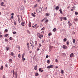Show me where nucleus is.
<instances>
[{"label":"nucleus","instance_id":"obj_1","mask_svg":"<svg viewBox=\"0 0 78 78\" xmlns=\"http://www.w3.org/2000/svg\"><path fill=\"white\" fill-rule=\"evenodd\" d=\"M37 35L38 37L40 38V39H41V37H43V35H41L39 33H37Z\"/></svg>","mask_w":78,"mask_h":78},{"label":"nucleus","instance_id":"obj_2","mask_svg":"<svg viewBox=\"0 0 78 78\" xmlns=\"http://www.w3.org/2000/svg\"><path fill=\"white\" fill-rule=\"evenodd\" d=\"M53 67H54V65H51L48 66L47 68V69H52V68H53Z\"/></svg>","mask_w":78,"mask_h":78},{"label":"nucleus","instance_id":"obj_3","mask_svg":"<svg viewBox=\"0 0 78 78\" xmlns=\"http://www.w3.org/2000/svg\"><path fill=\"white\" fill-rule=\"evenodd\" d=\"M37 12H41V8H38L37 9Z\"/></svg>","mask_w":78,"mask_h":78},{"label":"nucleus","instance_id":"obj_4","mask_svg":"<svg viewBox=\"0 0 78 78\" xmlns=\"http://www.w3.org/2000/svg\"><path fill=\"white\" fill-rule=\"evenodd\" d=\"M30 44H31L32 47H34V43L32 41V43H31V42L30 43Z\"/></svg>","mask_w":78,"mask_h":78},{"label":"nucleus","instance_id":"obj_5","mask_svg":"<svg viewBox=\"0 0 78 78\" xmlns=\"http://www.w3.org/2000/svg\"><path fill=\"white\" fill-rule=\"evenodd\" d=\"M4 4H5L4 2H2L1 3V6H5V5H4Z\"/></svg>","mask_w":78,"mask_h":78},{"label":"nucleus","instance_id":"obj_6","mask_svg":"<svg viewBox=\"0 0 78 78\" xmlns=\"http://www.w3.org/2000/svg\"><path fill=\"white\" fill-rule=\"evenodd\" d=\"M62 48H64V49H67V46L65 45H64L62 46Z\"/></svg>","mask_w":78,"mask_h":78},{"label":"nucleus","instance_id":"obj_7","mask_svg":"<svg viewBox=\"0 0 78 78\" xmlns=\"http://www.w3.org/2000/svg\"><path fill=\"white\" fill-rule=\"evenodd\" d=\"M37 66H36L34 68V70H37Z\"/></svg>","mask_w":78,"mask_h":78},{"label":"nucleus","instance_id":"obj_8","mask_svg":"<svg viewBox=\"0 0 78 78\" xmlns=\"http://www.w3.org/2000/svg\"><path fill=\"white\" fill-rule=\"evenodd\" d=\"M74 55V54H73V53H72L70 55V57H71V58H72V57Z\"/></svg>","mask_w":78,"mask_h":78},{"label":"nucleus","instance_id":"obj_9","mask_svg":"<svg viewBox=\"0 0 78 78\" xmlns=\"http://www.w3.org/2000/svg\"><path fill=\"white\" fill-rule=\"evenodd\" d=\"M35 75L36 76H39V73H35Z\"/></svg>","mask_w":78,"mask_h":78},{"label":"nucleus","instance_id":"obj_10","mask_svg":"<svg viewBox=\"0 0 78 78\" xmlns=\"http://www.w3.org/2000/svg\"><path fill=\"white\" fill-rule=\"evenodd\" d=\"M5 50L6 51H8L9 50V47H7L5 48Z\"/></svg>","mask_w":78,"mask_h":78},{"label":"nucleus","instance_id":"obj_11","mask_svg":"<svg viewBox=\"0 0 78 78\" xmlns=\"http://www.w3.org/2000/svg\"><path fill=\"white\" fill-rule=\"evenodd\" d=\"M24 56H25V53H23L22 56V58H24Z\"/></svg>","mask_w":78,"mask_h":78},{"label":"nucleus","instance_id":"obj_12","mask_svg":"<svg viewBox=\"0 0 78 78\" xmlns=\"http://www.w3.org/2000/svg\"><path fill=\"white\" fill-rule=\"evenodd\" d=\"M29 27H31V22H29Z\"/></svg>","mask_w":78,"mask_h":78},{"label":"nucleus","instance_id":"obj_13","mask_svg":"<svg viewBox=\"0 0 78 78\" xmlns=\"http://www.w3.org/2000/svg\"><path fill=\"white\" fill-rule=\"evenodd\" d=\"M68 22L69 26V27H71V25H72V24H71V23H70V21H68Z\"/></svg>","mask_w":78,"mask_h":78},{"label":"nucleus","instance_id":"obj_14","mask_svg":"<svg viewBox=\"0 0 78 78\" xmlns=\"http://www.w3.org/2000/svg\"><path fill=\"white\" fill-rule=\"evenodd\" d=\"M46 16H50V13H46Z\"/></svg>","mask_w":78,"mask_h":78},{"label":"nucleus","instance_id":"obj_15","mask_svg":"<svg viewBox=\"0 0 78 78\" xmlns=\"http://www.w3.org/2000/svg\"><path fill=\"white\" fill-rule=\"evenodd\" d=\"M55 9L56 10H58L59 9V6H57L55 7Z\"/></svg>","mask_w":78,"mask_h":78},{"label":"nucleus","instance_id":"obj_16","mask_svg":"<svg viewBox=\"0 0 78 78\" xmlns=\"http://www.w3.org/2000/svg\"><path fill=\"white\" fill-rule=\"evenodd\" d=\"M69 41H66V44L67 45H69Z\"/></svg>","mask_w":78,"mask_h":78},{"label":"nucleus","instance_id":"obj_17","mask_svg":"<svg viewBox=\"0 0 78 78\" xmlns=\"http://www.w3.org/2000/svg\"><path fill=\"white\" fill-rule=\"evenodd\" d=\"M22 26H24V22L23 21H22L21 23Z\"/></svg>","mask_w":78,"mask_h":78},{"label":"nucleus","instance_id":"obj_18","mask_svg":"<svg viewBox=\"0 0 78 78\" xmlns=\"http://www.w3.org/2000/svg\"><path fill=\"white\" fill-rule=\"evenodd\" d=\"M12 59H10L9 60V62H11V63H12Z\"/></svg>","mask_w":78,"mask_h":78},{"label":"nucleus","instance_id":"obj_19","mask_svg":"<svg viewBox=\"0 0 78 78\" xmlns=\"http://www.w3.org/2000/svg\"><path fill=\"white\" fill-rule=\"evenodd\" d=\"M22 59L23 62H24V61L25 60V58H22Z\"/></svg>","mask_w":78,"mask_h":78},{"label":"nucleus","instance_id":"obj_20","mask_svg":"<svg viewBox=\"0 0 78 78\" xmlns=\"http://www.w3.org/2000/svg\"><path fill=\"white\" fill-rule=\"evenodd\" d=\"M18 20L19 23H20V19L19 17H18Z\"/></svg>","mask_w":78,"mask_h":78},{"label":"nucleus","instance_id":"obj_21","mask_svg":"<svg viewBox=\"0 0 78 78\" xmlns=\"http://www.w3.org/2000/svg\"><path fill=\"white\" fill-rule=\"evenodd\" d=\"M59 11H60L61 14H62V10L60 9Z\"/></svg>","mask_w":78,"mask_h":78},{"label":"nucleus","instance_id":"obj_22","mask_svg":"<svg viewBox=\"0 0 78 78\" xmlns=\"http://www.w3.org/2000/svg\"><path fill=\"white\" fill-rule=\"evenodd\" d=\"M73 44L75 43V40L74 39H73Z\"/></svg>","mask_w":78,"mask_h":78},{"label":"nucleus","instance_id":"obj_23","mask_svg":"<svg viewBox=\"0 0 78 78\" xmlns=\"http://www.w3.org/2000/svg\"><path fill=\"white\" fill-rule=\"evenodd\" d=\"M0 69L1 70H3V66H1Z\"/></svg>","mask_w":78,"mask_h":78},{"label":"nucleus","instance_id":"obj_24","mask_svg":"<svg viewBox=\"0 0 78 78\" xmlns=\"http://www.w3.org/2000/svg\"><path fill=\"white\" fill-rule=\"evenodd\" d=\"M56 28H54L53 29V31H54V32H55L56 31Z\"/></svg>","mask_w":78,"mask_h":78},{"label":"nucleus","instance_id":"obj_25","mask_svg":"<svg viewBox=\"0 0 78 78\" xmlns=\"http://www.w3.org/2000/svg\"><path fill=\"white\" fill-rule=\"evenodd\" d=\"M64 70H61V73H62V74H63L64 73Z\"/></svg>","mask_w":78,"mask_h":78},{"label":"nucleus","instance_id":"obj_26","mask_svg":"<svg viewBox=\"0 0 78 78\" xmlns=\"http://www.w3.org/2000/svg\"><path fill=\"white\" fill-rule=\"evenodd\" d=\"M63 41L64 42H66V41H67V38H64L63 39Z\"/></svg>","mask_w":78,"mask_h":78},{"label":"nucleus","instance_id":"obj_27","mask_svg":"<svg viewBox=\"0 0 78 78\" xmlns=\"http://www.w3.org/2000/svg\"><path fill=\"white\" fill-rule=\"evenodd\" d=\"M37 6V4H36V5H35L34 6V8H36Z\"/></svg>","mask_w":78,"mask_h":78},{"label":"nucleus","instance_id":"obj_28","mask_svg":"<svg viewBox=\"0 0 78 78\" xmlns=\"http://www.w3.org/2000/svg\"><path fill=\"white\" fill-rule=\"evenodd\" d=\"M31 14H32V16H33V17H35V16H36V15H34V13H32Z\"/></svg>","mask_w":78,"mask_h":78},{"label":"nucleus","instance_id":"obj_29","mask_svg":"<svg viewBox=\"0 0 78 78\" xmlns=\"http://www.w3.org/2000/svg\"><path fill=\"white\" fill-rule=\"evenodd\" d=\"M8 36H9V34H6L5 35V37H7Z\"/></svg>","mask_w":78,"mask_h":78},{"label":"nucleus","instance_id":"obj_30","mask_svg":"<svg viewBox=\"0 0 78 78\" xmlns=\"http://www.w3.org/2000/svg\"><path fill=\"white\" fill-rule=\"evenodd\" d=\"M10 55L12 56H14V53H13V52H11V53H10Z\"/></svg>","mask_w":78,"mask_h":78},{"label":"nucleus","instance_id":"obj_31","mask_svg":"<svg viewBox=\"0 0 78 78\" xmlns=\"http://www.w3.org/2000/svg\"><path fill=\"white\" fill-rule=\"evenodd\" d=\"M5 42H7V43H8V39H6L5 40Z\"/></svg>","mask_w":78,"mask_h":78},{"label":"nucleus","instance_id":"obj_32","mask_svg":"<svg viewBox=\"0 0 78 78\" xmlns=\"http://www.w3.org/2000/svg\"><path fill=\"white\" fill-rule=\"evenodd\" d=\"M15 76H16L15 78H17V74L16 73H15Z\"/></svg>","mask_w":78,"mask_h":78},{"label":"nucleus","instance_id":"obj_33","mask_svg":"<svg viewBox=\"0 0 78 78\" xmlns=\"http://www.w3.org/2000/svg\"><path fill=\"white\" fill-rule=\"evenodd\" d=\"M52 34L51 33H50L48 34V36H51Z\"/></svg>","mask_w":78,"mask_h":78},{"label":"nucleus","instance_id":"obj_34","mask_svg":"<svg viewBox=\"0 0 78 78\" xmlns=\"http://www.w3.org/2000/svg\"><path fill=\"white\" fill-rule=\"evenodd\" d=\"M46 20V18H44V19H43L42 20L41 22H43L45 20Z\"/></svg>","mask_w":78,"mask_h":78},{"label":"nucleus","instance_id":"obj_35","mask_svg":"<svg viewBox=\"0 0 78 78\" xmlns=\"http://www.w3.org/2000/svg\"><path fill=\"white\" fill-rule=\"evenodd\" d=\"M37 41H35V45H37Z\"/></svg>","mask_w":78,"mask_h":78},{"label":"nucleus","instance_id":"obj_36","mask_svg":"<svg viewBox=\"0 0 78 78\" xmlns=\"http://www.w3.org/2000/svg\"><path fill=\"white\" fill-rule=\"evenodd\" d=\"M50 62V61L49 60H48L47 61V63H48V64H49Z\"/></svg>","mask_w":78,"mask_h":78},{"label":"nucleus","instance_id":"obj_37","mask_svg":"<svg viewBox=\"0 0 78 78\" xmlns=\"http://www.w3.org/2000/svg\"><path fill=\"white\" fill-rule=\"evenodd\" d=\"M45 30V27H43V28H42L41 29V30Z\"/></svg>","mask_w":78,"mask_h":78},{"label":"nucleus","instance_id":"obj_38","mask_svg":"<svg viewBox=\"0 0 78 78\" xmlns=\"http://www.w3.org/2000/svg\"><path fill=\"white\" fill-rule=\"evenodd\" d=\"M41 70H42V68H40L39 69V72H41Z\"/></svg>","mask_w":78,"mask_h":78},{"label":"nucleus","instance_id":"obj_39","mask_svg":"<svg viewBox=\"0 0 78 78\" xmlns=\"http://www.w3.org/2000/svg\"><path fill=\"white\" fill-rule=\"evenodd\" d=\"M48 20H45V23H47V22H48Z\"/></svg>","mask_w":78,"mask_h":78},{"label":"nucleus","instance_id":"obj_40","mask_svg":"<svg viewBox=\"0 0 78 78\" xmlns=\"http://www.w3.org/2000/svg\"><path fill=\"white\" fill-rule=\"evenodd\" d=\"M14 25L16 26V21H14Z\"/></svg>","mask_w":78,"mask_h":78},{"label":"nucleus","instance_id":"obj_41","mask_svg":"<svg viewBox=\"0 0 78 78\" xmlns=\"http://www.w3.org/2000/svg\"><path fill=\"white\" fill-rule=\"evenodd\" d=\"M55 62H58V60L57 59H56L55 60Z\"/></svg>","mask_w":78,"mask_h":78},{"label":"nucleus","instance_id":"obj_42","mask_svg":"<svg viewBox=\"0 0 78 78\" xmlns=\"http://www.w3.org/2000/svg\"><path fill=\"white\" fill-rule=\"evenodd\" d=\"M63 19H64V20H67V18L66 17H63Z\"/></svg>","mask_w":78,"mask_h":78},{"label":"nucleus","instance_id":"obj_43","mask_svg":"<svg viewBox=\"0 0 78 78\" xmlns=\"http://www.w3.org/2000/svg\"><path fill=\"white\" fill-rule=\"evenodd\" d=\"M75 14H76V15H78V12H75Z\"/></svg>","mask_w":78,"mask_h":78},{"label":"nucleus","instance_id":"obj_44","mask_svg":"<svg viewBox=\"0 0 78 78\" xmlns=\"http://www.w3.org/2000/svg\"><path fill=\"white\" fill-rule=\"evenodd\" d=\"M16 33H17L16 32H13V34H16Z\"/></svg>","mask_w":78,"mask_h":78},{"label":"nucleus","instance_id":"obj_45","mask_svg":"<svg viewBox=\"0 0 78 78\" xmlns=\"http://www.w3.org/2000/svg\"><path fill=\"white\" fill-rule=\"evenodd\" d=\"M62 20V17L60 18V21L61 22Z\"/></svg>","mask_w":78,"mask_h":78},{"label":"nucleus","instance_id":"obj_46","mask_svg":"<svg viewBox=\"0 0 78 78\" xmlns=\"http://www.w3.org/2000/svg\"><path fill=\"white\" fill-rule=\"evenodd\" d=\"M41 34H44V31H43L41 32Z\"/></svg>","mask_w":78,"mask_h":78},{"label":"nucleus","instance_id":"obj_47","mask_svg":"<svg viewBox=\"0 0 78 78\" xmlns=\"http://www.w3.org/2000/svg\"><path fill=\"white\" fill-rule=\"evenodd\" d=\"M24 3H25V4H27V1H26V0H25L24 1Z\"/></svg>","mask_w":78,"mask_h":78},{"label":"nucleus","instance_id":"obj_48","mask_svg":"<svg viewBox=\"0 0 78 78\" xmlns=\"http://www.w3.org/2000/svg\"><path fill=\"white\" fill-rule=\"evenodd\" d=\"M9 39H10V40L12 41V37H10L9 38Z\"/></svg>","mask_w":78,"mask_h":78},{"label":"nucleus","instance_id":"obj_49","mask_svg":"<svg viewBox=\"0 0 78 78\" xmlns=\"http://www.w3.org/2000/svg\"><path fill=\"white\" fill-rule=\"evenodd\" d=\"M8 30L7 29H5V32H8Z\"/></svg>","mask_w":78,"mask_h":78},{"label":"nucleus","instance_id":"obj_50","mask_svg":"<svg viewBox=\"0 0 78 78\" xmlns=\"http://www.w3.org/2000/svg\"><path fill=\"white\" fill-rule=\"evenodd\" d=\"M27 48H28V49H29V48H30V46H29V45H27Z\"/></svg>","mask_w":78,"mask_h":78},{"label":"nucleus","instance_id":"obj_51","mask_svg":"<svg viewBox=\"0 0 78 78\" xmlns=\"http://www.w3.org/2000/svg\"><path fill=\"white\" fill-rule=\"evenodd\" d=\"M18 57L20 58V54H19L18 55Z\"/></svg>","mask_w":78,"mask_h":78},{"label":"nucleus","instance_id":"obj_52","mask_svg":"<svg viewBox=\"0 0 78 78\" xmlns=\"http://www.w3.org/2000/svg\"><path fill=\"white\" fill-rule=\"evenodd\" d=\"M48 55H46V58H48Z\"/></svg>","mask_w":78,"mask_h":78},{"label":"nucleus","instance_id":"obj_53","mask_svg":"<svg viewBox=\"0 0 78 78\" xmlns=\"http://www.w3.org/2000/svg\"><path fill=\"white\" fill-rule=\"evenodd\" d=\"M72 8L73 9H75V6H73V7H72Z\"/></svg>","mask_w":78,"mask_h":78},{"label":"nucleus","instance_id":"obj_54","mask_svg":"<svg viewBox=\"0 0 78 78\" xmlns=\"http://www.w3.org/2000/svg\"><path fill=\"white\" fill-rule=\"evenodd\" d=\"M27 46L28 45H29V43H27Z\"/></svg>","mask_w":78,"mask_h":78},{"label":"nucleus","instance_id":"obj_55","mask_svg":"<svg viewBox=\"0 0 78 78\" xmlns=\"http://www.w3.org/2000/svg\"><path fill=\"white\" fill-rule=\"evenodd\" d=\"M14 13H12L11 14L12 16H14Z\"/></svg>","mask_w":78,"mask_h":78},{"label":"nucleus","instance_id":"obj_56","mask_svg":"<svg viewBox=\"0 0 78 78\" xmlns=\"http://www.w3.org/2000/svg\"><path fill=\"white\" fill-rule=\"evenodd\" d=\"M3 78H5V75H3Z\"/></svg>","mask_w":78,"mask_h":78},{"label":"nucleus","instance_id":"obj_57","mask_svg":"<svg viewBox=\"0 0 78 78\" xmlns=\"http://www.w3.org/2000/svg\"><path fill=\"white\" fill-rule=\"evenodd\" d=\"M37 1L38 2H39L41 1V0H37Z\"/></svg>","mask_w":78,"mask_h":78},{"label":"nucleus","instance_id":"obj_58","mask_svg":"<svg viewBox=\"0 0 78 78\" xmlns=\"http://www.w3.org/2000/svg\"><path fill=\"white\" fill-rule=\"evenodd\" d=\"M5 66L6 67H8V65H7V64H6L5 65Z\"/></svg>","mask_w":78,"mask_h":78},{"label":"nucleus","instance_id":"obj_59","mask_svg":"<svg viewBox=\"0 0 78 78\" xmlns=\"http://www.w3.org/2000/svg\"><path fill=\"white\" fill-rule=\"evenodd\" d=\"M39 47H41V44H39Z\"/></svg>","mask_w":78,"mask_h":78},{"label":"nucleus","instance_id":"obj_60","mask_svg":"<svg viewBox=\"0 0 78 78\" xmlns=\"http://www.w3.org/2000/svg\"><path fill=\"white\" fill-rule=\"evenodd\" d=\"M73 34H75V32H73Z\"/></svg>","mask_w":78,"mask_h":78},{"label":"nucleus","instance_id":"obj_61","mask_svg":"<svg viewBox=\"0 0 78 78\" xmlns=\"http://www.w3.org/2000/svg\"><path fill=\"white\" fill-rule=\"evenodd\" d=\"M0 37H2V35H0Z\"/></svg>","mask_w":78,"mask_h":78},{"label":"nucleus","instance_id":"obj_62","mask_svg":"<svg viewBox=\"0 0 78 78\" xmlns=\"http://www.w3.org/2000/svg\"><path fill=\"white\" fill-rule=\"evenodd\" d=\"M73 11V9H71V11Z\"/></svg>","mask_w":78,"mask_h":78},{"label":"nucleus","instance_id":"obj_63","mask_svg":"<svg viewBox=\"0 0 78 78\" xmlns=\"http://www.w3.org/2000/svg\"><path fill=\"white\" fill-rule=\"evenodd\" d=\"M39 48H38L37 49V51H39Z\"/></svg>","mask_w":78,"mask_h":78},{"label":"nucleus","instance_id":"obj_64","mask_svg":"<svg viewBox=\"0 0 78 78\" xmlns=\"http://www.w3.org/2000/svg\"><path fill=\"white\" fill-rule=\"evenodd\" d=\"M11 19H13V16H11Z\"/></svg>","mask_w":78,"mask_h":78}]
</instances>
